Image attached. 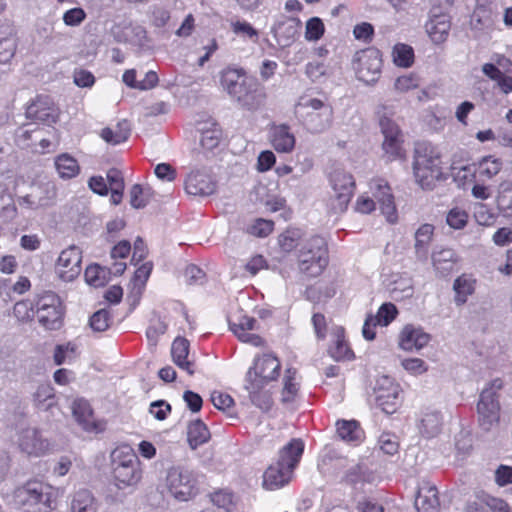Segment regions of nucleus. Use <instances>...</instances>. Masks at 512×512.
I'll use <instances>...</instances> for the list:
<instances>
[{
	"label": "nucleus",
	"mask_w": 512,
	"mask_h": 512,
	"mask_svg": "<svg viewBox=\"0 0 512 512\" xmlns=\"http://www.w3.org/2000/svg\"><path fill=\"white\" fill-rule=\"evenodd\" d=\"M269 141L278 153H291L296 144L295 135L287 124H272L269 129Z\"/></svg>",
	"instance_id": "5701e85b"
},
{
	"label": "nucleus",
	"mask_w": 512,
	"mask_h": 512,
	"mask_svg": "<svg viewBox=\"0 0 512 512\" xmlns=\"http://www.w3.org/2000/svg\"><path fill=\"white\" fill-rule=\"evenodd\" d=\"M73 414L77 422L87 432L102 433L106 430L107 422L103 419H96L90 404L84 400L74 402Z\"/></svg>",
	"instance_id": "412c9836"
},
{
	"label": "nucleus",
	"mask_w": 512,
	"mask_h": 512,
	"mask_svg": "<svg viewBox=\"0 0 512 512\" xmlns=\"http://www.w3.org/2000/svg\"><path fill=\"white\" fill-rule=\"evenodd\" d=\"M381 131L384 135L382 148L389 161L405 157L401 131L396 123L387 117L380 119Z\"/></svg>",
	"instance_id": "dca6fc26"
},
{
	"label": "nucleus",
	"mask_w": 512,
	"mask_h": 512,
	"mask_svg": "<svg viewBox=\"0 0 512 512\" xmlns=\"http://www.w3.org/2000/svg\"><path fill=\"white\" fill-rule=\"evenodd\" d=\"M166 486L169 493L179 501H188L199 492L196 475L180 467H173L168 471Z\"/></svg>",
	"instance_id": "9b49d317"
},
{
	"label": "nucleus",
	"mask_w": 512,
	"mask_h": 512,
	"mask_svg": "<svg viewBox=\"0 0 512 512\" xmlns=\"http://www.w3.org/2000/svg\"><path fill=\"white\" fill-rule=\"evenodd\" d=\"M473 176L480 182L493 179L503 169V161L495 155H486L471 164Z\"/></svg>",
	"instance_id": "393cba45"
},
{
	"label": "nucleus",
	"mask_w": 512,
	"mask_h": 512,
	"mask_svg": "<svg viewBox=\"0 0 512 512\" xmlns=\"http://www.w3.org/2000/svg\"><path fill=\"white\" fill-rule=\"evenodd\" d=\"M55 168L60 178L67 180L79 175L78 161L68 153H62L55 158Z\"/></svg>",
	"instance_id": "e433bc0d"
},
{
	"label": "nucleus",
	"mask_w": 512,
	"mask_h": 512,
	"mask_svg": "<svg viewBox=\"0 0 512 512\" xmlns=\"http://www.w3.org/2000/svg\"><path fill=\"white\" fill-rule=\"evenodd\" d=\"M55 271L64 282L75 280L82 271V251L71 245L61 251L55 263Z\"/></svg>",
	"instance_id": "2eb2a0df"
},
{
	"label": "nucleus",
	"mask_w": 512,
	"mask_h": 512,
	"mask_svg": "<svg viewBox=\"0 0 512 512\" xmlns=\"http://www.w3.org/2000/svg\"><path fill=\"white\" fill-rule=\"evenodd\" d=\"M400 385L389 378H384L376 388V404L386 414L395 413L402 403Z\"/></svg>",
	"instance_id": "f3484780"
},
{
	"label": "nucleus",
	"mask_w": 512,
	"mask_h": 512,
	"mask_svg": "<svg viewBox=\"0 0 512 512\" xmlns=\"http://www.w3.org/2000/svg\"><path fill=\"white\" fill-rule=\"evenodd\" d=\"M122 81L130 88L144 91L155 88L159 83V77L156 71L150 70L145 74L144 79L137 81L136 70L128 69L123 73Z\"/></svg>",
	"instance_id": "473e14b6"
},
{
	"label": "nucleus",
	"mask_w": 512,
	"mask_h": 512,
	"mask_svg": "<svg viewBox=\"0 0 512 512\" xmlns=\"http://www.w3.org/2000/svg\"><path fill=\"white\" fill-rule=\"evenodd\" d=\"M476 279L469 274H462L457 277L453 284V290L455 292L454 301L456 305H464L468 297L475 292Z\"/></svg>",
	"instance_id": "72a5a7b5"
},
{
	"label": "nucleus",
	"mask_w": 512,
	"mask_h": 512,
	"mask_svg": "<svg viewBox=\"0 0 512 512\" xmlns=\"http://www.w3.org/2000/svg\"><path fill=\"white\" fill-rule=\"evenodd\" d=\"M328 182L332 189L329 206L334 213H344L354 196L356 182L353 175L344 169L336 168L328 174Z\"/></svg>",
	"instance_id": "1a4fd4ad"
},
{
	"label": "nucleus",
	"mask_w": 512,
	"mask_h": 512,
	"mask_svg": "<svg viewBox=\"0 0 512 512\" xmlns=\"http://www.w3.org/2000/svg\"><path fill=\"white\" fill-rule=\"evenodd\" d=\"M256 319L247 315H235L229 320L230 330L241 341L254 347H263L266 344L264 338L252 333L256 326Z\"/></svg>",
	"instance_id": "a211bd4d"
},
{
	"label": "nucleus",
	"mask_w": 512,
	"mask_h": 512,
	"mask_svg": "<svg viewBox=\"0 0 512 512\" xmlns=\"http://www.w3.org/2000/svg\"><path fill=\"white\" fill-rule=\"evenodd\" d=\"M373 196L380 205V210L390 223L397 221V210L394 203V196L388 183L382 179H378L374 183Z\"/></svg>",
	"instance_id": "4be33fe9"
},
{
	"label": "nucleus",
	"mask_w": 512,
	"mask_h": 512,
	"mask_svg": "<svg viewBox=\"0 0 512 512\" xmlns=\"http://www.w3.org/2000/svg\"><path fill=\"white\" fill-rule=\"evenodd\" d=\"M38 323L45 330L57 331L64 325L66 306L53 291H44L35 297Z\"/></svg>",
	"instance_id": "0eeeda50"
},
{
	"label": "nucleus",
	"mask_w": 512,
	"mask_h": 512,
	"mask_svg": "<svg viewBox=\"0 0 512 512\" xmlns=\"http://www.w3.org/2000/svg\"><path fill=\"white\" fill-rule=\"evenodd\" d=\"M434 235L432 224H422L415 233V250L418 255H426Z\"/></svg>",
	"instance_id": "79ce46f5"
},
{
	"label": "nucleus",
	"mask_w": 512,
	"mask_h": 512,
	"mask_svg": "<svg viewBox=\"0 0 512 512\" xmlns=\"http://www.w3.org/2000/svg\"><path fill=\"white\" fill-rule=\"evenodd\" d=\"M189 341L184 337H177L171 346V354L174 363L182 370L186 371L188 375L192 376L195 373V364L189 361Z\"/></svg>",
	"instance_id": "c756f323"
},
{
	"label": "nucleus",
	"mask_w": 512,
	"mask_h": 512,
	"mask_svg": "<svg viewBox=\"0 0 512 512\" xmlns=\"http://www.w3.org/2000/svg\"><path fill=\"white\" fill-rule=\"evenodd\" d=\"M282 384V403H291L295 401L300 389V383L298 381V372L295 368H287L285 370Z\"/></svg>",
	"instance_id": "f704fd0d"
},
{
	"label": "nucleus",
	"mask_w": 512,
	"mask_h": 512,
	"mask_svg": "<svg viewBox=\"0 0 512 512\" xmlns=\"http://www.w3.org/2000/svg\"><path fill=\"white\" fill-rule=\"evenodd\" d=\"M296 113L311 132H322L332 121V106L321 99L301 96L295 105Z\"/></svg>",
	"instance_id": "6e6552de"
},
{
	"label": "nucleus",
	"mask_w": 512,
	"mask_h": 512,
	"mask_svg": "<svg viewBox=\"0 0 512 512\" xmlns=\"http://www.w3.org/2000/svg\"><path fill=\"white\" fill-rule=\"evenodd\" d=\"M16 40L9 36L0 39V64H7L14 57L16 52Z\"/></svg>",
	"instance_id": "13d9d810"
},
{
	"label": "nucleus",
	"mask_w": 512,
	"mask_h": 512,
	"mask_svg": "<svg viewBox=\"0 0 512 512\" xmlns=\"http://www.w3.org/2000/svg\"><path fill=\"white\" fill-rule=\"evenodd\" d=\"M274 230V222L264 218H257L248 228L247 233L259 238L269 236Z\"/></svg>",
	"instance_id": "603ef678"
},
{
	"label": "nucleus",
	"mask_w": 512,
	"mask_h": 512,
	"mask_svg": "<svg viewBox=\"0 0 512 512\" xmlns=\"http://www.w3.org/2000/svg\"><path fill=\"white\" fill-rule=\"evenodd\" d=\"M143 476L141 462L134 450L118 446L111 454L110 481L119 490L137 486Z\"/></svg>",
	"instance_id": "20e7f679"
},
{
	"label": "nucleus",
	"mask_w": 512,
	"mask_h": 512,
	"mask_svg": "<svg viewBox=\"0 0 512 512\" xmlns=\"http://www.w3.org/2000/svg\"><path fill=\"white\" fill-rule=\"evenodd\" d=\"M440 5L441 0H432L429 19L425 24L427 34L435 44L444 43L451 29V17L447 12L442 11Z\"/></svg>",
	"instance_id": "4468645a"
},
{
	"label": "nucleus",
	"mask_w": 512,
	"mask_h": 512,
	"mask_svg": "<svg viewBox=\"0 0 512 512\" xmlns=\"http://www.w3.org/2000/svg\"><path fill=\"white\" fill-rule=\"evenodd\" d=\"M412 167L416 182L423 189H432L443 176L441 151L431 142H417Z\"/></svg>",
	"instance_id": "7ed1b4c3"
},
{
	"label": "nucleus",
	"mask_w": 512,
	"mask_h": 512,
	"mask_svg": "<svg viewBox=\"0 0 512 512\" xmlns=\"http://www.w3.org/2000/svg\"><path fill=\"white\" fill-rule=\"evenodd\" d=\"M130 127L127 121L119 122L115 129L105 127L101 130V138L110 144L117 145L125 142L130 136Z\"/></svg>",
	"instance_id": "a19ab883"
},
{
	"label": "nucleus",
	"mask_w": 512,
	"mask_h": 512,
	"mask_svg": "<svg viewBox=\"0 0 512 512\" xmlns=\"http://www.w3.org/2000/svg\"><path fill=\"white\" fill-rule=\"evenodd\" d=\"M282 364L273 352L258 353L245 374L244 388L250 401L263 411L273 405L272 392L268 389L281 375Z\"/></svg>",
	"instance_id": "f257e3e1"
},
{
	"label": "nucleus",
	"mask_w": 512,
	"mask_h": 512,
	"mask_svg": "<svg viewBox=\"0 0 512 512\" xmlns=\"http://www.w3.org/2000/svg\"><path fill=\"white\" fill-rule=\"evenodd\" d=\"M112 323V317L108 310L101 309L96 311L89 320L90 327L96 332L106 331Z\"/></svg>",
	"instance_id": "864d4df0"
},
{
	"label": "nucleus",
	"mask_w": 512,
	"mask_h": 512,
	"mask_svg": "<svg viewBox=\"0 0 512 512\" xmlns=\"http://www.w3.org/2000/svg\"><path fill=\"white\" fill-rule=\"evenodd\" d=\"M13 315L20 323H29L36 316L35 300L22 299L13 306Z\"/></svg>",
	"instance_id": "c03bdc74"
},
{
	"label": "nucleus",
	"mask_w": 512,
	"mask_h": 512,
	"mask_svg": "<svg viewBox=\"0 0 512 512\" xmlns=\"http://www.w3.org/2000/svg\"><path fill=\"white\" fill-rule=\"evenodd\" d=\"M314 333L318 340H325L327 337L328 324L324 314L314 313L311 318Z\"/></svg>",
	"instance_id": "0e129e2a"
},
{
	"label": "nucleus",
	"mask_w": 512,
	"mask_h": 512,
	"mask_svg": "<svg viewBox=\"0 0 512 512\" xmlns=\"http://www.w3.org/2000/svg\"><path fill=\"white\" fill-rule=\"evenodd\" d=\"M502 387V380L497 378L492 380L488 384V387L483 389L480 393L479 401L477 403V414L479 425L484 430H490L500 421L501 407L498 391H500Z\"/></svg>",
	"instance_id": "9d476101"
},
{
	"label": "nucleus",
	"mask_w": 512,
	"mask_h": 512,
	"mask_svg": "<svg viewBox=\"0 0 512 512\" xmlns=\"http://www.w3.org/2000/svg\"><path fill=\"white\" fill-rule=\"evenodd\" d=\"M71 512H98V503L87 489L77 491L71 502Z\"/></svg>",
	"instance_id": "58836bf2"
},
{
	"label": "nucleus",
	"mask_w": 512,
	"mask_h": 512,
	"mask_svg": "<svg viewBox=\"0 0 512 512\" xmlns=\"http://www.w3.org/2000/svg\"><path fill=\"white\" fill-rule=\"evenodd\" d=\"M496 206L500 213L507 218H512V183L503 181L500 183L496 196Z\"/></svg>",
	"instance_id": "ea45409f"
},
{
	"label": "nucleus",
	"mask_w": 512,
	"mask_h": 512,
	"mask_svg": "<svg viewBox=\"0 0 512 512\" xmlns=\"http://www.w3.org/2000/svg\"><path fill=\"white\" fill-rule=\"evenodd\" d=\"M86 282L93 287H101L106 283V271L98 264L89 265L84 272Z\"/></svg>",
	"instance_id": "3c124183"
},
{
	"label": "nucleus",
	"mask_w": 512,
	"mask_h": 512,
	"mask_svg": "<svg viewBox=\"0 0 512 512\" xmlns=\"http://www.w3.org/2000/svg\"><path fill=\"white\" fill-rule=\"evenodd\" d=\"M56 499L54 487L38 480H29L13 492L14 504L24 512H51Z\"/></svg>",
	"instance_id": "39448f33"
},
{
	"label": "nucleus",
	"mask_w": 512,
	"mask_h": 512,
	"mask_svg": "<svg viewBox=\"0 0 512 512\" xmlns=\"http://www.w3.org/2000/svg\"><path fill=\"white\" fill-rule=\"evenodd\" d=\"M293 471L276 462L270 465L263 474V487L266 490H277L287 485L292 478Z\"/></svg>",
	"instance_id": "bb28decb"
},
{
	"label": "nucleus",
	"mask_w": 512,
	"mask_h": 512,
	"mask_svg": "<svg viewBox=\"0 0 512 512\" xmlns=\"http://www.w3.org/2000/svg\"><path fill=\"white\" fill-rule=\"evenodd\" d=\"M332 336L333 344L328 350L330 356L337 361L353 359L354 353L345 338V329L341 326L333 328Z\"/></svg>",
	"instance_id": "7c9ffc66"
},
{
	"label": "nucleus",
	"mask_w": 512,
	"mask_h": 512,
	"mask_svg": "<svg viewBox=\"0 0 512 512\" xmlns=\"http://www.w3.org/2000/svg\"><path fill=\"white\" fill-rule=\"evenodd\" d=\"M431 337L422 328L407 324L399 334V346L405 351L419 350L425 347Z\"/></svg>",
	"instance_id": "b1692460"
},
{
	"label": "nucleus",
	"mask_w": 512,
	"mask_h": 512,
	"mask_svg": "<svg viewBox=\"0 0 512 512\" xmlns=\"http://www.w3.org/2000/svg\"><path fill=\"white\" fill-rule=\"evenodd\" d=\"M211 401L215 408L227 411L234 406V399L228 394L220 391H214L211 394Z\"/></svg>",
	"instance_id": "338daca9"
},
{
	"label": "nucleus",
	"mask_w": 512,
	"mask_h": 512,
	"mask_svg": "<svg viewBox=\"0 0 512 512\" xmlns=\"http://www.w3.org/2000/svg\"><path fill=\"white\" fill-rule=\"evenodd\" d=\"M304 452V442L299 438L289 441L280 451L277 462L294 471Z\"/></svg>",
	"instance_id": "c85d7f7f"
},
{
	"label": "nucleus",
	"mask_w": 512,
	"mask_h": 512,
	"mask_svg": "<svg viewBox=\"0 0 512 512\" xmlns=\"http://www.w3.org/2000/svg\"><path fill=\"white\" fill-rule=\"evenodd\" d=\"M380 449L388 454L395 455L399 450V442L397 437L391 433H382L379 438Z\"/></svg>",
	"instance_id": "052dcab7"
},
{
	"label": "nucleus",
	"mask_w": 512,
	"mask_h": 512,
	"mask_svg": "<svg viewBox=\"0 0 512 512\" xmlns=\"http://www.w3.org/2000/svg\"><path fill=\"white\" fill-rule=\"evenodd\" d=\"M210 431L206 424L200 420L191 421L187 427V441L192 449L205 444L210 439Z\"/></svg>",
	"instance_id": "c9c22d12"
},
{
	"label": "nucleus",
	"mask_w": 512,
	"mask_h": 512,
	"mask_svg": "<svg viewBox=\"0 0 512 512\" xmlns=\"http://www.w3.org/2000/svg\"><path fill=\"white\" fill-rule=\"evenodd\" d=\"M25 115L35 123L52 126L59 120L60 110L49 95L39 94L29 102Z\"/></svg>",
	"instance_id": "ddd939ff"
},
{
	"label": "nucleus",
	"mask_w": 512,
	"mask_h": 512,
	"mask_svg": "<svg viewBox=\"0 0 512 512\" xmlns=\"http://www.w3.org/2000/svg\"><path fill=\"white\" fill-rule=\"evenodd\" d=\"M482 72L492 81L496 82L499 90L508 95L512 93V76L504 74L493 63H485L482 66Z\"/></svg>",
	"instance_id": "4c0bfd02"
},
{
	"label": "nucleus",
	"mask_w": 512,
	"mask_h": 512,
	"mask_svg": "<svg viewBox=\"0 0 512 512\" xmlns=\"http://www.w3.org/2000/svg\"><path fill=\"white\" fill-rule=\"evenodd\" d=\"M353 35L356 40L370 44L374 37V27L368 22H361L354 26Z\"/></svg>",
	"instance_id": "bf43d9fd"
},
{
	"label": "nucleus",
	"mask_w": 512,
	"mask_h": 512,
	"mask_svg": "<svg viewBox=\"0 0 512 512\" xmlns=\"http://www.w3.org/2000/svg\"><path fill=\"white\" fill-rule=\"evenodd\" d=\"M211 502L224 509L227 512H231L235 507L234 494L228 490L220 489L210 494Z\"/></svg>",
	"instance_id": "09e8293b"
},
{
	"label": "nucleus",
	"mask_w": 512,
	"mask_h": 512,
	"mask_svg": "<svg viewBox=\"0 0 512 512\" xmlns=\"http://www.w3.org/2000/svg\"><path fill=\"white\" fill-rule=\"evenodd\" d=\"M392 57L396 66L408 68L414 63V50L408 44L398 43L393 47Z\"/></svg>",
	"instance_id": "a18cd8bd"
},
{
	"label": "nucleus",
	"mask_w": 512,
	"mask_h": 512,
	"mask_svg": "<svg viewBox=\"0 0 512 512\" xmlns=\"http://www.w3.org/2000/svg\"><path fill=\"white\" fill-rule=\"evenodd\" d=\"M325 32L322 20L318 17L310 18L306 22L305 38L309 41L319 40Z\"/></svg>",
	"instance_id": "4d7b16f0"
},
{
	"label": "nucleus",
	"mask_w": 512,
	"mask_h": 512,
	"mask_svg": "<svg viewBox=\"0 0 512 512\" xmlns=\"http://www.w3.org/2000/svg\"><path fill=\"white\" fill-rule=\"evenodd\" d=\"M432 262L435 270L441 276H447L454 270L458 256L453 249L444 248L433 253Z\"/></svg>",
	"instance_id": "2f4dec72"
},
{
	"label": "nucleus",
	"mask_w": 512,
	"mask_h": 512,
	"mask_svg": "<svg viewBox=\"0 0 512 512\" xmlns=\"http://www.w3.org/2000/svg\"><path fill=\"white\" fill-rule=\"evenodd\" d=\"M184 188L189 195L206 197L216 191L217 183L210 173L197 169L187 175Z\"/></svg>",
	"instance_id": "aec40b11"
},
{
	"label": "nucleus",
	"mask_w": 512,
	"mask_h": 512,
	"mask_svg": "<svg viewBox=\"0 0 512 512\" xmlns=\"http://www.w3.org/2000/svg\"><path fill=\"white\" fill-rule=\"evenodd\" d=\"M335 426L338 437L348 444L357 446L365 438V432L356 420L340 419Z\"/></svg>",
	"instance_id": "cd10ccee"
},
{
	"label": "nucleus",
	"mask_w": 512,
	"mask_h": 512,
	"mask_svg": "<svg viewBox=\"0 0 512 512\" xmlns=\"http://www.w3.org/2000/svg\"><path fill=\"white\" fill-rule=\"evenodd\" d=\"M301 239V233L298 229H287L278 238L279 246L285 252H290L296 248L299 240Z\"/></svg>",
	"instance_id": "6e6d98bb"
},
{
	"label": "nucleus",
	"mask_w": 512,
	"mask_h": 512,
	"mask_svg": "<svg viewBox=\"0 0 512 512\" xmlns=\"http://www.w3.org/2000/svg\"><path fill=\"white\" fill-rule=\"evenodd\" d=\"M153 195L150 188L144 189L140 184H134L130 189V203L134 208H143Z\"/></svg>",
	"instance_id": "de8ad7c7"
},
{
	"label": "nucleus",
	"mask_w": 512,
	"mask_h": 512,
	"mask_svg": "<svg viewBox=\"0 0 512 512\" xmlns=\"http://www.w3.org/2000/svg\"><path fill=\"white\" fill-rule=\"evenodd\" d=\"M415 507L418 512H438L440 501L437 487L429 481H423L418 488Z\"/></svg>",
	"instance_id": "a878e982"
},
{
	"label": "nucleus",
	"mask_w": 512,
	"mask_h": 512,
	"mask_svg": "<svg viewBox=\"0 0 512 512\" xmlns=\"http://www.w3.org/2000/svg\"><path fill=\"white\" fill-rule=\"evenodd\" d=\"M220 84L233 99L250 111L259 109L266 98L264 87L258 79L248 75L241 67L227 66L223 69Z\"/></svg>",
	"instance_id": "f03ea898"
},
{
	"label": "nucleus",
	"mask_w": 512,
	"mask_h": 512,
	"mask_svg": "<svg viewBox=\"0 0 512 512\" xmlns=\"http://www.w3.org/2000/svg\"><path fill=\"white\" fill-rule=\"evenodd\" d=\"M326 72L327 66L323 61L319 60L309 62L305 67V74L313 82L325 76Z\"/></svg>",
	"instance_id": "69168bd1"
},
{
	"label": "nucleus",
	"mask_w": 512,
	"mask_h": 512,
	"mask_svg": "<svg viewBox=\"0 0 512 512\" xmlns=\"http://www.w3.org/2000/svg\"><path fill=\"white\" fill-rule=\"evenodd\" d=\"M328 262V246L321 236L311 237L299 250L298 268L308 278L320 276Z\"/></svg>",
	"instance_id": "423d86ee"
},
{
	"label": "nucleus",
	"mask_w": 512,
	"mask_h": 512,
	"mask_svg": "<svg viewBox=\"0 0 512 512\" xmlns=\"http://www.w3.org/2000/svg\"><path fill=\"white\" fill-rule=\"evenodd\" d=\"M469 220L468 212L460 207H453L446 215V223L448 226L455 230H460L466 227Z\"/></svg>",
	"instance_id": "49530a36"
},
{
	"label": "nucleus",
	"mask_w": 512,
	"mask_h": 512,
	"mask_svg": "<svg viewBox=\"0 0 512 512\" xmlns=\"http://www.w3.org/2000/svg\"><path fill=\"white\" fill-rule=\"evenodd\" d=\"M352 66L359 80L369 84L376 82L381 74L382 56L374 47H368L355 53Z\"/></svg>",
	"instance_id": "f8f14e48"
},
{
	"label": "nucleus",
	"mask_w": 512,
	"mask_h": 512,
	"mask_svg": "<svg viewBox=\"0 0 512 512\" xmlns=\"http://www.w3.org/2000/svg\"><path fill=\"white\" fill-rule=\"evenodd\" d=\"M18 447L23 453L34 457L43 456L51 449L48 439L36 428H27L19 433Z\"/></svg>",
	"instance_id": "6ab92c4d"
},
{
	"label": "nucleus",
	"mask_w": 512,
	"mask_h": 512,
	"mask_svg": "<svg viewBox=\"0 0 512 512\" xmlns=\"http://www.w3.org/2000/svg\"><path fill=\"white\" fill-rule=\"evenodd\" d=\"M153 265L151 262L143 263L134 273L132 283L134 287L143 288L150 277Z\"/></svg>",
	"instance_id": "e2e57ef3"
},
{
	"label": "nucleus",
	"mask_w": 512,
	"mask_h": 512,
	"mask_svg": "<svg viewBox=\"0 0 512 512\" xmlns=\"http://www.w3.org/2000/svg\"><path fill=\"white\" fill-rule=\"evenodd\" d=\"M480 501L492 512H511L509 504L501 498H497L491 495H484L480 498Z\"/></svg>",
	"instance_id": "680f3d73"
},
{
	"label": "nucleus",
	"mask_w": 512,
	"mask_h": 512,
	"mask_svg": "<svg viewBox=\"0 0 512 512\" xmlns=\"http://www.w3.org/2000/svg\"><path fill=\"white\" fill-rule=\"evenodd\" d=\"M441 426V414L439 412H429L426 413L421 419L419 429L425 437L431 438L440 432Z\"/></svg>",
	"instance_id": "37998d69"
},
{
	"label": "nucleus",
	"mask_w": 512,
	"mask_h": 512,
	"mask_svg": "<svg viewBox=\"0 0 512 512\" xmlns=\"http://www.w3.org/2000/svg\"><path fill=\"white\" fill-rule=\"evenodd\" d=\"M77 346L72 342L58 344L55 346L53 360L56 365H62L65 361H71L75 358Z\"/></svg>",
	"instance_id": "8fccbe9b"
},
{
	"label": "nucleus",
	"mask_w": 512,
	"mask_h": 512,
	"mask_svg": "<svg viewBox=\"0 0 512 512\" xmlns=\"http://www.w3.org/2000/svg\"><path fill=\"white\" fill-rule=\"evenodd\" d=\"M398 315L397 307L391 303H383L377 311V314L374 315L376 323L380 326H388Z\"/></svg>",
	"instance_id": "5fc2aeb1"
},
{
	"label": "nucleus",
	"mask_w": 512,
	"mask_h": 512,
	"mask_svg": "<svg viewBox=\"0 0 512 512\" xmlns=\"http://www.w3.org/2000/svg\"><path fill=\"white\" fill-rule=\"evenodd\" d=\"M495 483L499 487H505L512 484V466L501 464L494 473Z\"/></svg>",
	"instance_id": "774afa93"
}]
</instances>
